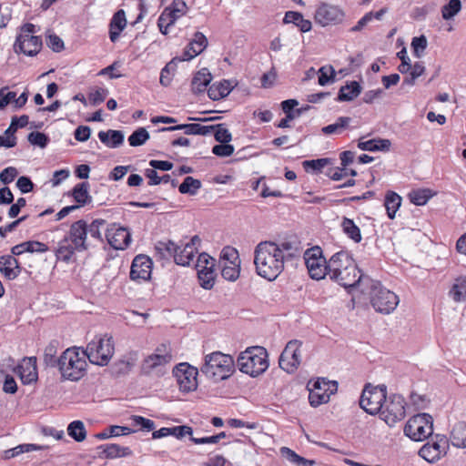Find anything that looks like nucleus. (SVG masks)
I'll return each instance as SVG.
<instances>
[{"label": "nucleus", "instance_id": "obj_1", "mask_svg": "<svg viewBox=\"0 0 466 466\" xmlns=\"http://www.w3.org/2000/svg\"><path fill=\"white\" fill-rule=\"evenodd\" d=\"M294 253L281 254L276 242L261 241L254 250L256 272L261 278L273 281L284 270L285 261L294 258Z\"/></svg>", "mask_w": 466, "mask_h": 466}, {"label": "nucleus", "instance_id": "obj_2", "mask_svg": "<svg viewBox=\"0 0 466 466\" xmlns=\"http://www.w3.org/2000/svg\"><path fill=\"white\" fill-rule=\"evenodd\" d=\"M365 281L367 286L361 293L369 296L370 303L375 311L381 314L393 312L400 302L399 297L385 288L380 280L370 278Z\"/></svg>", "mask_w": 466, "mask_h": 466}, {"label": "nucleus", "instance_id": "obj_3", "mask_svg": "<svg viewBox=\"0 0 466 466\" xmlns=\"http://www.w3.org/2000/svg\"><path fill=\"white\" fill-rule=\"evenodd\" d=\"M57 368L62 378L76 381L86 373V354L78 347L68 348L58 358Z\"/></svg>", "mask_w": 466, "mask_h": 466}, {"label": "nucleus", "instance_id": "obj_4", "mask_svg": "<svg viewBox=\"0 0 466 466\" xmlns=\"http://www.w3.org/2000/svg\"><path fill=\"white\" fill-rule=\"evenodd\" d=\"M200 370L218 382L229 379L235 373L236 363L231 355L214 351L205 356Z\"/></svg>", "mask_w": 466, "mask_h": 466}, {"label": "nucleus", "instance_id": "obj_5", "mask_svg": "<svg viewBox=\"0 0 466 466\" xmlns=\"http://www.w3.org/2000/svg\"><path fill=\"white\" fill-rule=\"evenodd\" d=\"M238 370L252 378L263 374L268 368V354L262 346L248 347L237 359Z\"/></svg>", "mask_w": 466, "mask_h": 466}, {"label": "nucleus", "instance_id": "obj_6", "mask_svg": "<svg viewBox=\"0 0 466 466\" xmlns=\"http://www.w3.org/2000/svg\"><path fill=\"white\" fill-rule=\"evenodd\" d=\"M370 277L364 274L357 265H345L344 268H336L330 272L329 279L343 287L349 294H351L353 289H359L362 292L365 286H367L366 279Z\"/></svg>", "mask_w": 466, "mask_h": 466}, {"label": "nucleus", "instance_id": "obj_7", "mask_svg": "<svg viewBox=\"0 0 466 466\" xmlns=\"http://www.w3.org/2000/svg\"><path fill=\"white\" fill-rule=\"evenodd\" d=\"M386 400L387 386L385 384L373 386L368 382L362 390L360 407L370 415H380Z\"/></svg>", "mask_w": 466, "mask_h": 466}, {"label": "nucleus", "instance_id": "obj_8", "mask_svg": "<svg viewBox=\"0 0 466 466\" xmlns=\"http://www.w3.org/2000/svg\"><path fill=\"white\" fill-rule=\"evenodd\" d=\"M35 33L36 29L34 24L23 25L14 45L15 51L27 56H35L43 46L41 36L35 35Z\"/></svg>", "mask_w": 466, "mask_h": 466}, {"label": "nucleus", "instance_id": "obj_9", "mask_svg": "<svg viewBox=\"0 0 466 466\" xmlns=\"http://www.w3.org/2000/svg\"><path fill=\"white\" fill-rule=\"evenodd\" d=\"M404 435L413 441H422L433 434V418L429 413L411 416L403 428Z\"/></svg>", "mask_w": 466, "mask_h": 466}, {"label": "nucleus", "instance_id": "obj_10", "mask_svg": "<svg viewBox=\"0 0 466 466\" xmlns=\"http://www.w3.org/2000/svg\"><path fill=\"white\" fill-rule=\"evenodd\" d=\"M84 352L91 363L107 365L115 352L114 341L112 338L96 337L87 344Z\"/></svg>", "mask_w": 466, "mask_h": 466}, {"label": "nucleus", "instance_id": "obj_11", "mask_svg": "<svg viewBox=\"0 0 466 466\" xmlns=\"http://www.w3.org/2000/svg\"><path fill=\"white\" fill-rule=\"evenodd\" d=\"M303 258L312 279L320 280L329 275V266L327 265V259L323 256V250L319 246L306 249Z\"/></svg>", "mask_w": 466, "mask_h": 466}, {"label": "nucleus", "instance_id": "obj_12", "mask_svg": "<svg viewBox=\"0 0 466 466\" xmlns=\"http://www.w3.org/2000/svg\"><path fill=\"white\" fill-rule=\"evenodd\" d=\"M406 401L402 395L392 394L386 400L385 405L380 413V418L390 427L402 420L406 416Z\"/></svg>", "mask_w": 466, "mask_h": 466}, {"label": "nucleus", "instance_id": "obj_13", "mask_svg": "<svg viewBox=\"0 0 466 466\" xmlns=\"http://www.w3.org/2000/svg\"><path fill=\"white\" fill-rule=\"evenodd\" d=\"M172 373L181 392L189 393L198 389V368L187 362H181L173 368Z\"/></svg>", "mask_w": 466, "mask_h": 466}, {"label": "nucleus", "instance_id": "obj_14", "mask_svg": "<svg viewBox=\"0 0 466 466\" xmlns=\"http://www.w3.org/2000/svg\"><path fill=\"white\" fill-rule=\"evenodd\" d=\"M435 440L425 443L419 451V455L430 463L437 462L449 451V440L446 435L436 434Z\"/></svg>", "mask_w": 466, "mask_h": 466}, {"label": "nucleus", "instance_id": "obj_15", "mask_svg": "<svg viewBox=\"0 0 466 466\" xmlns=\"http://www.w3.org/2000/svg\"><path fill=\"white\" fill-rule=\"evenodd\" d=\"M301 342L298 339L289 340L282 350L279 365L287 373H294L300 364Z\"/></svg>", "mask_w": 466, "mask_h": 466}, {"label": "nucleus", "instance_id": "obj_16", "mask_svg": "<svg viewBox=\"0 0 466 466\" xmlns=\"http://www.w3.org/2000/svg\"><path fill=\"white\" fill-rule=\"evenodd\" d=\"M153 268L152 258L145 254L137 255L131 263L129 277L130 279L141 282L151 279Z\"/></svg>", "mask_w": 466, "mask_h": 466}, {"label": "nucleus", "instance_id": "obj_17", "mask_svg": "<svg viewBox=\"0 0 466 466\" xmlns=\"http://www.w3.org/2000/svg\"><path fill=\"white\" fill-rule=\"evenodd\" d=\"M345 13L339 6L321 3L315 12V21L322 26L338 25L344 19Z\"/></svg>", "mask_w": 466, "mask_h": 466}, {"label": "nucleus", "instance_id": "obj_18", "mask_svg": "<svg viewBox=\"0 0 466 466\" xmlns=\"http://www.w3.org/2000/svg\"><path fill=\"white\" fill-rule=\"evenodd\" d=\"M326 385H328L326 378H318L313 381L309 380L308 382L309 402L311 407L317 408L321 404L329 402V394L323 390V387H326Z\"/></svg>", "mask_w": 466, "mask_h": 466}, {"label": "nucleus", "instance_id": "obj_19", "mask_svg": "<svg viewBox=\"0 0 466 466\" xmlns=\"http://www.w3.org/2000/svg\"><path fill=\"white\" fill-rule=\"evenodd\" d=\"M75 245V248L78 252L87 249L86 238H87V224L85 220H77L74 222L68 234L65 237Z\"/></svg>", "mask_w": 466, "mask_h": 466}, {"label": "nucleus", "instance_id": "obj_20", "mask_svg": "<svg viewBox=\"0 0 466 466\" xmlns=\"http://www.w3.org/2000/svg\"><path fill=\"white\" fill-rule=\"evenodd\" d=\"M23 384H31L38 380L35 357H25L15 370Z\"/></svg>", "mask_w": 466, "mask_h": 466}, {"label": "nucleus", "instance_id": "obj_21", "mask_svg": "<svg viewBox=\"0 0 466 466\" xmlns=\"http://www.w3.org/2000/svg\"><path fill=\"white\" fill-rule=\"evenodd\" d=\"M208 38L199 31L194 34L193 39L186 46L178 61H189L200 55L208 46Z\"/></svg>", "mask_w": 466, "mask_h": 466}, {"label": "nucleus", "instance_id": "obj_22", "mask_svg": "<svg viewBox=\"0 0 466 466\" xmlns=\"http://www.w3.org/2000/svg\"><path fill=\"white\" fill-rule=\"evenodd\" d=\"M180 246L171 239L158 240L154 244V257L158 261L175 260L177 251Z\"/></svg>", "mask_w": 466, "mask_h": 466}, {"label": "nucleus", "instance_id": "obj_23", "mask_svg": "<svg viewBox=\"0 0 466 466\" xmlns=\"http://www.w3.org/2000/svg\"><path fill=\"white\" fill-rule=\"evenodd\" d=\"M21 272L19 261L12 255L0 257V273L9 280L16 279Z\"/></svg>", "mask_w": 466, "mask_h": 466}, {"label": "nucleus", "instance_id": "obj_24", "mask_svg": "<svg viewBox=\"0 0 466 466\" xmlns=\"http://www.w3.org/2000/svg\"><path fill=\"white\" fill-rule=\"evenodd\" d=\"M213 76L207 67L198 70L191 80V92L195 95L203 94L212 81Z\"/></svg>", "mask_w": 466, "mask_h": 466}, {"label": "nucleus", "instance_id": "obj_25", "mask_svg": "<svg viewBox=\"0 0 466 466\" xmlns=\"http://www.w3.org/2000/svg\"><path fill=\"white\" fill-rule=\"evenodd\" d=\"M362 92V86L356 80L347 81L346 84L339 89L337 102H350L358 97Z\"/></svg>", "mask_w": 466, "mask_h": 466}, {"label": "nucleus", "instance_id": "obj_26", "mask_svg": "<svg viewBox=\"0 0 466 466\" xmlns=\"http://www.w3.org/2000/svg\"><path fill=\"white\" fill-rule=\"evenodd\" d=\"M234 86L231 85L230 80L222 79L221 81L215 82L209 86L208 91V97L213 101H218L227 97Z\"/></svg>", "mask_w": 466, "mask_h": 466}, {"label": "nucleus", "instance_id": "obj_27", "mask_svg": "<svg viewBox=\"0 0 466 466\" xmlns=\"http://www.w3.org/2000/svg\"><path fill=\"white\" fill-rule=\"evenodd\" d=\"M172 359L171 354H151L147 357L141 366V373L144 375H149L151 371L159 367L168 363Z\"/></svg>", "mask_w": 466, "mask_h": 466}, {"label": "nucleus", "instance_id": "obj_28", "mask_svg": "<svg viewBox=\"0 0 466 466\" xmlns=\"http://www.w3.org/2000/svg\"><path fill=\"white\" fill-rule=\"evenodd\" d=\"M181 15H178V10H174L169 7H165L157 19V26L162 35L168 34V28L172 26Z\"/></svg>", "mask_w": 466, "mask_h": 466}, {"label": "nucleus", "instance_id": "obj_29", "mask_svg": "<svg viewBox=\"0 0 466 466\" xmlns=\"http://www.w3.org/2000/svg\"><path fill=\"white\" fill-rule=\"evenodd\" d=\"M391 142L387 138L376 137L367 141H359L358 147L363 151L387 152L390 150Z\"/></svg>", "mask_w": 466, "mask_h": 466}, {"label": "nucleus", "instance_id": "obj_30", "mask_svg": "<svg viewBox=\"0 0 466 466\" xmlns=\"http://www.w3.org/2000/svg\"><path fill=\"white\" fill-rule=\"evenodd\" d=\"M402 202V198L395 191L388 190L384 197V207L386 208L387 217L390 219H394L397 211L400 209Z\"/></svg>", "mask_w": 466, "mask_h": 466}, {"label": "nucleus", "instance_id": "obj_31", "mask_svg": "<svg viewBox=\"0 0 466 466\" xmlns=\"http://www.w3.org/2000/svg\"><path fill=\"white\" fill-rule=\"evenodd\" d=\"M215 264L212 263L209 267L203 266L202 268H198V279L199 286L204 289L210 290L213 289L216 280Z\"/></svg>", "mask_w": 466, "mask_h": 466}, {"label": "nucleus", "instance_id": "obj_32", "mask_svg": "<svg viewBox=\"0 0 466 466\" xmlns=\"http://www.w3.org/2000/svg\"><path fill=\"white\" fill-rule=\"evenodd\" d=\"M284 24H294L301 33L309 32L312 24L309 20L304 19L303 15L298 11H287L283 18Z\"/></svg>", "mask_w": 466, "mask_h": 466}, {"label": "nucleus", "instance_id": "obj_33", "mask_svg": "<svg viewBox=\"0 0 466 466\" xmlns=\"http://www.w3.org/2000/svg\"><path fill=\"white\" fill-rule=\"evenodd\" d=\"M448 440L456 448H466V421L455 423Z\"/></svg>", "mask_w": 466, "mask_h": 466}, {"label": "nucleus", "instance_id": "obj_34", "mask_svg": "<svg viewBox=\"0 0 466 466\" xmlns=\"http://www.w3.org/2000/svg\"><path fill=\"white\" fill-rule=\"evenodd\" d=\"M76 251H77V249L75 248V245L72 244L68 238H64L58 242L55 254L57 260L68 263L71 261Z\"/></svg>", "mask_w": 466, "mask_h": 466}, {"label": "nucleus", "instance_id": "obj_35", "mask_svg": "<svg viewBox=\"0 0 466 466\" xmlns=\"http://www.w3.org/2000/svg\"><path fill=\"white\" fill-rule=\"evenodd\" d=\"M435 194L436 192L431 188L422 187L410 190L408 194V198L413 205L424 206Z\"/></svg>", "mask_w": 466, "mask_h": 466}, {"label": "nucleus", "instance_id": "obj_36", "mask_svg": "<svg viewBox=\"0 0 466 466\" xmlns=\"http://www.w3.org/2000/svg\"><path fill=\"white\" fill-rule=\"evenodd\" d=\"M346 261V265H350L354 262L352 255L350 252L347 250H340L336 252L331 256L329 261H327V265L329 266V277H330V272L334 270V268H344L343 261Z\"/></svg>", "mask_w": 466, "mask_h": 466}, {"label": "nucleus", "instance_id": "obj_37", "mask_svg": "<svg viewBox=\"0 0 466 466\" xmlns=\"http://www.w3.org/2000/svg\"><path fill=\"white\" fill-rule=\"evenodd\" d=\"M342 232L355 243L362 240L361 231L353 219L344 217L341 221Z\"/></svg>", "mask_w": 466, "mask_h": 466}, {"label": "nucleus", "instance_id": "obj_38", "mask_svg": "<svg viewBox=\"0 0 466 466\" xmlns=\"http://www.w3.org/2000/svg\"><path fill=\"white\" fill-rule=\"evenodd\" d=\"M334 163V159L330 157H321L316 159L304 160L302 162V167L305 172L311 174H319L322 172V169L328 166L332 165Z\"/></svg>", "mask_w": 466, "mask_h": 466}, {"label": "nucleus", "instance_id": "obj_39", "mask_svg": "<svg viewBox=\"0 0 466 466\" xmlns=\"http://www.w3.org/2000/svg\"><path fill=\"white\" fill-rule=\"evenodd\" d=\"M202 183L199 179L193 177H186L183 182L178 186V191L183 195L195 196L201 188Z\"/></svg>", "mask_w": 466, "mask_h": 466}, {"label": "nucleus", "instance_id": "obj_40", "mask_svg": "<svg viewBox=\"0 0 466 466\" xmlns=\"http://www.w3.org/2000/svg\"><path fill=\"white\" fill-rule=\"evenodd\" d=\"M180 248L177 251L175 256V263L179 266H189L193 260L195 254L198 253L192 249L188 245H179Z\"/></svg>", "mask_w": 466, "mask_h": 466}, {"label": "nucleus", "instance_id": "obj_41", "mask_svg": "<svg viewBox=\"0 0 466 466\" xmlns=\"http://www.w3.org/2000/svg\"><path fill=\"white\" fill-rule=\"evenodd\" d=\"M138 356L137 351H130L118 360V375L128 374L136 366Z\"/></svg>", "mask_w": 466, "mask_h": 466}, {"label": "nucleus", "instance_id": "obj_42", "mask_svg": "<svg viewBox=\"0 0 466 466\" xmlns=\"http://www.w3.org/2000/svg\"><path fill=\"white\" fill-rule=\"evenodd\" d=\"M209 134L213 132L215 140L218 143H229L232 140V135L227 128L226 124H216L208 126Z\"/></svg>", "mask_w": 466, "mask_h": 466}, {"label": "nucleus", "instance_id": "obj_43", "mask_svg": "<svg viewBox=\"0 0 466 466\" xmlns=\"http://www.w3.org/2000/svg\"><path fill=\"white\" fill-rule=\"evenodd\" d=\"M177 61H178V57H175V58L171 59L161 69L159 82L165 87L170 86V84L172 82L174 73L176 72L177 66Z\"/></svg>", "mask_w": 466, "mask_h": 466}, {"label": "nucleus", "instance_id": "obj_44", "mask_svg": "<svg viewBox=\"0 0 466 466\" xmlns=\"http://www.w3.org/2000/svg\"><path fill=\"white\" fill-rule=\"evenodd\" d=\"M130 428L137 429L142 431H151L156 429V423L154 420L139 415L130 416Z\"/></svg>", "mask_w": 466, "mask_h": 466}, {"label": "nucleus", "instance_id": "obj_45", "mask_svg": "<svg viewBox=\"0 0 466 466\" xmlns=\"http://www.w3.org/2000/svg\"><path fill=\"white\" fill-rule=\"evenodd\" d=\"M150 138V135L146 127H138L128 137L127 142L130 147H141Z\"/></svg>", "mask_w": 466, "mask_h": 466}, {"label": "nucleus", "instance_id": "obj_46", "mask_svg": "<svg viewBox=\"0 0 466 466\" xmlns=\"http://www.w3.org/2000/svg\"><path fill=\"white\" fill-rule=\"evenodd\" d=\"M67 434L77 442H81L86 438V431L83 421L74 420L67 427Z\"/></svg>", "mask_w": 466, "mask_h": 466}, {"label": "nucleus", "instance_id": "obj_47", "mask_svg": "<svg viewBox=\"0 0 466 466\" xmlns=\"http://www.w3.org/2000/svg\"><path fill=\"white\" fill-rule=\"evenodd\" d=\"M57 347L58 342L56 340H52L45 348L43 360L46 366L58 367V358H56Z\"/></svg>", "mask_w": 466, "mask_h": 466}, {"label": "nucleus", "instance_id": "obj_48", "mask_svg": "<svg viewBox=\"0 0 466 466\" xmlns=\"http://www.w3.org/2000/svg\"><path fill=\"white\" fill-rule=\"evenodd\" d=\"M350 121L351 118L350 116H339L335 123L323 127L321 132L324 135L340 133L341 129L347 128L349 127Z\"/></svg>", "mask_w": 466, "mask_h": 466}, {"label": "nucleus", "instance_id": "obj_49", "mask_svg": "<svg viewBox=\"0 0 466 466\" xmlns=\"http://www.w3.org/2000/svg\"><path fill=\"white\" fill-rule=\"evenodd\" d=\"M449 295L455 302H461L466 298V279H458L450 289Z\"/></svg>", "mask_w": 466, "mask_h": 466}, {"label": "nucleus", "instance_id": "obj_50", "mask_svg": "<svg viewBox=\"0 0 466 466\" xmlns=\"http://www.w3.org/2000/svg\"><path fill=\"white\" fill-rule=\"evenodd\" d=\"M461 10V0H450L441 8V15L444 20H451Z\"/></svg>", "mask_w": 466, "mask_h": 466}, {"label": "nucleus", "instance_id": "obj_51", "mask_svg": "<svg viewBox=\"0 0 466 466\" xmlns=\"http://www.w3.org/2000/svg\"><path fill=\"white\" fill-rule=\"evenodd\" d=\"M240 264H227L224 262L221 276L224 279L228 281H236L239 278Z\"/></svg>", "mask_w": 466, "mask_h": 466}, {"label": "nucleus", "instance_id": "obj_52", "mask_svg": "<svg viewBox=\"0 0 466 466\" xmlns=\"http://www.w3.org/2000/svg\"><path fill=\"white\" fill-rule=\"evenodd\" d=\"M220 260L227 264H240V258L237 248L226 246L220 252Z\"/></svg>", "mask_w": 466, "mask_h": 466}, {"label": "nucleus", "instance_id": "obj_53", "mask_svg": "<svg viewBox=\"0 0 466 466\" xmlns=\"http://www.w3.org/2000/svg\"><path fill=\"white\" fill-rule=\"evenodd\" d=\"M411 69L410 76L403 78L402 86H414L416 79L425 72V66L422 62H415Z\"/></svg>", "mask_w": 466, "mask_h": 466}, {"label": "nucleus", "instance_id": "obj_54", "mask_svg": "<svg viewBox=\"0 0 466 466\" xmlns=\"http://www.w3.org/2000/svg\"><path fill=\"white\" fill-rule=\"evenodd\" d=\"M329 75L326 66H321L318 71V83L319 86H327L336 80V71L332 66H329Z\"/></svg>", "mask_w": 466, "mask_h": 466}, {"label": "nucleus", "instance_id": "obj_55", "mask_svg": "<svg viewBox=\"0 0 466 466\" xmlns=\"http://www.w3.org/2000/svg\"><path fill=\"white\" fill-rule=\"evenodd\" d=\"M410 46L413 56L420 58L428 46L427 37L424 35L415 36L412 38Z\"/></svg>", "mask_w": 466, "mask_h": 466}, {"label": "nucleus", "instance_id": "obj_56", "mask_svg": "<svg viewBox=\"0 0 466 466\" xmlns=\"http://www.w3.org/2000/svg\"><path fill=\"white\" fill-rule=\"evenodd\" d=\"M87 183H80L73 188L72 196L79 205H85L88 198Z\"/></svg>", "mask_w": 466, "mask_h": 466}, {"label": "nucleus", "instance_id": "obj_57", "mask_svg": "<svg viewBox=\"0 0 466 466\" xmlns=\"http://www.w3.org/2000/svg\"><path fill=\"white\" fill-rule=\"evenodd\" d=\"M184 134L187 136H208L209 135V128L208 126H203L198 123H188Z\"/></svg>", "mask_w": 466, "mask_h": 466}, {"label": "nucleus", "instance_id": "obj_58", "mask_svg": "<svg viewBox=\"0 0 466 466\" xmlns=\"http://www.w3.org/2000/svg\"><path fill=\"white\" fill-rule=\"evenodd\" d=\"M121 238V242L118 243V250L127 249L132 242V234L127 227L118 225V238Z\"/></svg>", "mask_w": 466, "mask_h": 466}, {"label": "nucleus", "instance_id": "obj_59", "mask_svg": "<svg viewBox=\"0 0 466 466\" xmlns=\"http://www.w3.org/2000/svg\"><path fill=\"white\" fill-rule=\"evenodd\" d=\"M234 150V146L229 143H219L218 145L213 146L211 149L212 153L219 157H230L231 155H233Z\"/></svg>", "mask_w": 466, "mask_h": 466}, {"label": "nucleus", "instance_id": "obj_60", "mask_svg": "<svg viewBox=\"0 0 466 466\" xmlns=\"http://www.w3.org/2000/svg\"><path fill=\"white\" fill-rule=\"evenodd\" d=\"M375 196H376L375 191L368 190V191L364 192L362 195H360V196H352V197L338 199V200H336V203L339 204V205H349L351 202H358V201H361V200H368V199H370L371 198H374Z\"/></svg>", "mask_w": 466, "mask_h": 466}, {"label": "nucleus", "instance_id": "obj_61", "mask_svg": "<svg viewBox=\"0 0 466 466\" xmlns=\"http://www.w3.org/2000/svg\"><path fill=\"white\" fill-rule=\"evenodd\" d=\"M169 436L181 440L187 435L191 437L193 434V429L187 425H178L169 428Z\"/></svg>", "mask_w": 466, "mask_h": 466}, {"label": "nucleus", "instance_id": "obj_62", "mask_svg": "<svg viewBox=\"0 0 466 466\" xmlns=\"http://www.w3.org/2000/svg\"><path fill=\"white\" fill-rule=\"evenodd\" d=\"M100 141L109 147H116V130H109L107 132L100 131L98 133Z\"/></svg>", "mask_w": 466, "mask_h": 466}, {"label": "nucleus", "instance_id": "obj_63", "mask_svg": "<svg viewBox=\"0 0 466 466\" xmlns=\"http://www.w3.org/2000/svg\"><path fill=\"white\" fill-rule=\"evenodd\" d=\"M25 246V251L30 253H45L49 250L46 244L39 241L30 240L24 242Z\"/></svg>", "mask_w": 466, "mask_h": 466}, {"label": "nucleus", "instance_id": "obj_64", "mask_svg": "<svg viewBox=\"0 0 466 466\" xmlns=\"http://www.w3.org/2000/svg\"><path fill=\"white\" fill-rule=\"evenodd\" d=\"M28 141L32 145H36L40 147H45L48 143V137L46 134L41 132H31L28 135Z\"/></svg>", "mask_w": 466, "mask_h": 466}]
</instances>
